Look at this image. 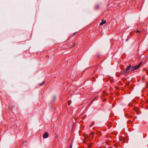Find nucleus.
<instances>
[{"label": "nucleus", "mask_w": 148, "mask_h": 148, "mask_svg": "<svg viewBox=\"0 0 148 148\" xmlns=\"http://www.w3.org/2000/svg\"><path fill=\"white\" fill-rule=\"evenodd\" d=\"M140 66V64H139V65L135 66L132 67L131 68V70L132 71H134L138 69L139 67Z\"/></svg>", "instance_id": "f257e3e1"}, {"label": "nucleus", "mask_w": 148, "mask_h": 148, "mask_svg": "<svg viewBox=\"0 0 148 148\" xmlns=\"http://www.w3.org/2000/svg\"><path fill=\"white\" fill-rule=\"evenodd\" d=\"M49 134L47 132H45L43 135V137L44 138H47L48 137Z\"/></svg>", "instance_id": "f03ea898"}, {"label": "nucleus", "mask_w": 148, "mask_h": 148, "mask_svg": "<svg viewBox=\"0 0 148 148\" xmlns=\"http://www.w3.org/2000/svg\"><path fill=\"white\" fill-rule=\"evenodd\" d=\"M106 22L105 21L103 20H102L100 25L101 26H102L105 23H106Z\"/></svg>", "instance_id": "7ed1b4c3"}, {"label": "nucleus", "mask_w": 148, "mask_h": 148, "mask_svg": "<svg viewBox=\"0 0 148 148\" xmlns=\"http://www.w3.org/2000/svg\"><path fill=\"white\" fill-rule=\"evenodd\" d=\"M131 65H130L128 67H127V68L125 70H126V71L127 72V71L130 70V69L131 67Z\"/></svg>", "instance_id": "20e7f679"}, {"label": "nucleus", "mask_w": 148, "mask_h": 148, "mask_svg": "<svg viewBox=\"0 0 148 148\" xmlns=\"http://www.w3.org/2000/svg\"><path fill=\"white\" fill-rule=\"evenodd\" d=\"M127 72L126 71V70H125L122 71H121V74H125Z\"/></svg>", "instance_id": "39448f33"}, {"label": "nucleus", "mask_w": 148, "mask_h": 148, "mask_svg": "<svg viewBox=\"0 0 148 148\" xmlns=\"http://www.w3.org/2000/svg\"><path fill=\"white\" fill-rule=\"evenodd\" d=\"M94 125V122H93L92 123L91 125H90L89 127H91L92 126V125Z\"/></svg>", "instance_id": "423d86ee"}, {"label": "nucleus", "mask_w": 148, "mask_h": 148, "mask_svg": "<svg viewBox=\"0 0 148 148\" xmlns=\"http://www.w3.org/2000/svg\"><path fill=\"white\" fill-rule=\"evenodd\" d=\"M45 83V81L43 82H42L41 84H39L40 86H41L43 85L44 83Z\"/></svg>", "instance_id": "0eeeda50"}, {"label": "nucleus", "mask_w": 148, "mask_h": 148, "mask_svg": "<svg viewBox=\"0 0 148 148\" xmlns=\"http://www.w3.org/2000/svg\"><path fill=\"white\" fill-rule=\"evenodd\" d=\"M90 134L92 135V138H93V136H94V133L93 132H92L90 133Z\"/></svg>", "instance_id": "6e6552de"}, {"label": "nucleus", "mask_w": 148, "mask_h": 148, "mask_svg": "<svg viewBox=\"0 0 148 148\" xmlns=\"http://www.w3.org/2000/svg\"><path fill=\"white\" fill-rule=\"evenodd\" d=\"M89 137L88 135L87 134H86V136H85V138H88Z\"/></svg>", "instance_id": "1a4fd4ad"}, {"label": "nucleus", "mask_w": 148, "mask_h": 148, "mask_svg": "<svg viewBox=\"0 0 148 148\" xmlns=\"http://www.w3.org/2000/svg\"><path fill=\"white\" fill-rule=\"evenodd\" d=\"M75 45V43H73L72 44V45L73 47Z\"/></svg>", "instance_id": "9d476101"}, {"label": "nucleus", "mask_w": 148, "mask_h": 148, "mask_svg": "<svg viewBox=\"0 0 148 148\" xmlns=\"http://www.w3.org/2000/svg\"><path fill=\"white\" fill-rule=\"evenodd\" d=\"M99 6L98 5H97L96 6V9H97L99 8Z\"/></svg>", "instance_id": "9b49d317"}, {"label": "nucleus", "mask_w": 148, "mask_h": 148, "mask_svg": "<svg viewBox=\"0 0 148 148\" xmlns=\"http://www.w3.org/2000/svg\"><path fill=\"white\" fill-rule=\"evenodd\" d=\"M53 99L54 100H55V96L53 97Z\"/></svg>", "instance_id": "f8f14e48"}, {"label": "nucleus", "mask_w": 148, "mask_h": 148, "mask_svg": "<svg viewBox=\"0 0 148 148\" xmlns=\"http://www.w3.org/2000/svg\"><path fill=\"white\" fill-rule=\"evenodd\" d=\"M140 32V31H139V30H137V31H136V32L137 33H138V32Z\"/></svg>", "instance_id": "ddd939ff"}, {"label": "nucleus", "mask_w": 148, "mask_h": 148, "mask_svg": "<svg viewBox=\"0 0 148 148\" xmlns=\"http://www.w3.org/2000/svg\"><path fill=\"white\" fill-rule=\"evenodd\" d=\"M75 34H76V33H74L73 36H74V35H75Z\"/></svg>", "instance_id": "4468645a"}, {"label": "nucleus", "mask_w": 148, "mask_h": 148, "mask_svg": "<svg viewBox=\"0 0 148 148\" xmlns=\"http://www.w3.org/2000/svg\"><path fill=\"white\" fill-rule=\"evenodd\" d=\"M72 147V145H71V146L70 147V148H71Z\"/></svg>", "instance_id": "2eb2a0df"}, {"label": "nucleus", "mask_w": 148, "mask_h": 148, "mask_svg": "<svg viewBox=\"0 0 148 148\" xmlns=\"http://www.w3.org/2000/svg\"><path fill=\"white\" fill-rule=\"evenodd\" d=\"M135 119H136L137 118V117L135 116Z\"/></svg>", "instance_id": "dca6fc26"}, {"label": "nucleus", "mask_w": 148, "mask_h": 148, "mask_svg": "<svg viewBox=\"0 0 148 148\" xmlns=\"http://www.w3.org/2000/svg\"><path fill=\"white\" fill-rule=\"evenodd\" d=\"M89 147H91V145H89Z\"/></svg>", "instance_id": "f3484780"}, {"label": "nucleus", "mask_w": 148, "mask_h": 148, "mask_svg": "<svg viewBox=\"0 0 148 148\" xmlns=\"http://www.w3.org/2000/svg\"><path fill=\"white\" fill-rule=\"evenodd\" d=\"M134 120L133 121H132V122H133V121H134Z\"/></svg>", "instance_id": "a211bd4d"}]
</instances>
